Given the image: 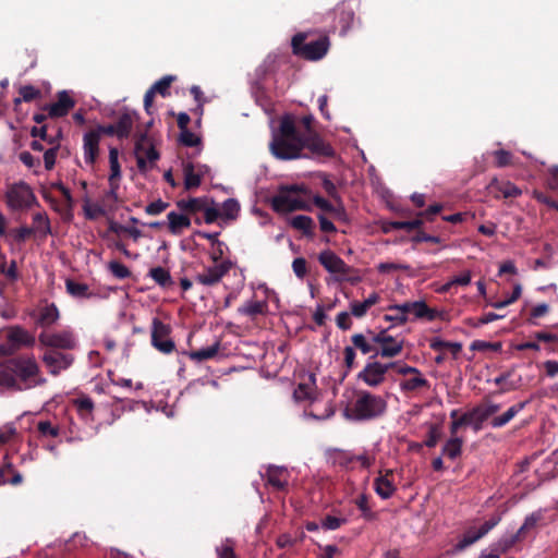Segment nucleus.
<instances>
[{
	"label": "nucleus",
	"mask_w": 558,
	"mask_h": 558,
	"mask_svg": "<svg viewBox=\"0 0 558 558\" xmlns=\"http://www.w3.org/2000/svg\"><path fill=\"white\" fill-rule=\"evenodd\" d=\"M5 338L15 352L22 348H32L36 342L35 337L20 325L9 326L5 329Z\"/></svg>",
	"instance_id": "17"
},
{
	"label": "nucleus",
	"mask_w": 558,
	"mask_h": 558,
	"mask_svg": "<svg viewBox=\"0 0 558 558\" xmlns=\"http://www.w3.org/2000/svg\"><path fill=\"white\" fill-rule=\"evenodd\" d=\"M387 311H401L404 316L413 317V319H426L433 322L440 316L439 312L430 308L425 301L404 302L402 304L389 305Z\"/></svg>",
	"instance_id": "9"
},
{
	"label": "nucleus",
	"mask_w": 558,
	"mask_h": 558,
	"mask_svg": "<svg viewBox=\"0 0 558 558\" xmlns=\"http://www.w3.org/2000/svg\"><path fill=\"white\" fill-rule=\"evenodd\" d=\"M174 80V76L166 75L151 85L150 89L154 90L155 94H160L162 97H166L170 95L169 88Z\"/></svg>",
	"instance_id": "50"
},
{
	"label": "nucleus",
	"mask_w": 558,
	"mask_h": 558,
	"mask_svg": "<svg viewBox=\"0 0 558 558\" xmlns=\"http://www.w3.org/2000/svg\"><path fill=\"white\" fill-rule=\"evenodd\" d=\"M207 198L205 197H191L189 199H181L177 202V206L182 210L190 214H196L204 209Z\"/></svg>",
	"instance_id": "35"
},
{
	"label": "nucleus",
	"mask_w": 558,
	"mask_h": 558,
	"mask_svg": "<svg viewBox=\"0 0 558 558\" xmlns=\"http://www.w3.org/2000/svg\"><path fill=\"white\" fill-rule=\"evenodd\" d=\"M183 174L185 190L197 189L202 184V178L197 173L194 162H183Z\"/></svg>",
	"instance_id": "30"
},
{
	"label": "nucleus",
	"mask_w": 558,
	"mask_h": 558,
	"mask_svg": "<svg viewBox=\"0 0 558 558\" xmlns=\"http://www.w3.org/2000/svg\"><path fill=\"white\" fill-rule=\"evenodd\" d=\"M110 175L108 181H119L121 179V167L119 163V151L116 147L109 149Z\"/></svg>",
	"instance_id": "41"
},
{
	"label": "nucleus",
	"mask_w": 558,
	"mask_h": 558,
	"mask_svg": "<svg viewBox=\"0 0 558 558\" xmlns=\"http://www.w3.org/2000/svg\"><path fill=\"white\" fill-rule=\"evenodd\" d=\"M179 141L186 147H194L201 144V137L191 132L189 129L180 131Z\"/></svg>",
	"instance_id": "55"
},
{
	"label": "nucleus",
	"mask_w": 558,
	"mask_h": 558,
	"mask_svg": "<svg viewBox=\"0 0 558 558\" xmlns=\"http://www.w3.org/2000/svg\"><path fill=\"white\" fill-rule=\"evenodd\" d=\"M318 262L328 272L337 276V281L350 280L352 283L355 282V280L347 278L352 271V267L331 250L322 251L318 254Z\"/></svg>",
	"instance_id": "11"
},
{
	"label": "nucleus",
	"mask_w": 558,
	"mask_h": 558,
	"mask_svg": "<svg viewBox=\"0 0 558 558\" xmlns=\"http://www.w3.org/2000/svg\"><path fill=\"white\" fill-rule=\"evenodd\" d=\"M529 403V401H521L513 405H511L505 413L501 415L494 416L489 425L493 428H501L506 426L517 414H519Z\"/></svg>",
	"instance_id": "26"
},
{
	"label": "nucleus",
	"mask_w": 558,
	"mask_h": 558,
	"mask_svg": "<svg viewBox=\"0 0 558 558\" xmlns=\"http://www.w3.org/2000/svg\"><path fill=\"white\" fill-rule=\"evenodd\" d=\"M33 221L35 225L34 232L38 231L45 236L51 233L50 220L46 213H36L33 216Z\"/></svg>",
	"instance_id": "44"
},
{
	"label": "nucleus",
	"mask_w": 558,
	"mask_h": 558,
	"mask_svg": "<svg viewBox=\"0 0 558 558\" xmlns=\"http://www.w3.org/2000/svg\"><path fill=\"white\" fill-rule=\"evenodd\" d=\"M353 345L359 349L363 354H368L375 350V348L366 340L364 335L355 333L351 337Z\"/></svg>",
	"instance_id": "54"
},
{
	"label": "nucleus",
	"mask_w": 558,
	"mask_h": 558,
	"mask_svg": "<svg viewBox=\"0 0 558 558\" xmlns=\"http://www.w3.org/2000/svg\"><path fill=\"white\" fill-rule=\"evenodd\" d=\"M463 440L459 437L451 436L449 440L444 445L441 453L447 458L454 460L462 453Z\"/></svg>",
	"instance_id": "38"
},
{
	"label": "nucleus",
	"mask_w": 558,
	"mask_h": 558,
	"mask_svg": "<svg viewBox=\"0 0 558 558\" xmlns=\"http://www.w3.org/2000/svg\"><path fill=\"white\" fill-rule=\"evenodd\" d=\"M171 331L170 325L162 323L158 317L153 318L150 342L162 354H170L175 350V343L170 337Z\"/></svg>",
	"instance_id": "8"
},
{
	"label": "nucleus",
	"mask_w": 558,
	"mask_h": 558,
	"mask_svg": "<svg viewBox=\"0 0 558 558\" xmlns=\"http://www.w3.org/2000/svg\"><path fill=\"white\" fill-rule=\"evenodd\" d=\"M495 165L499 168L509 166L512 161V154L505 149L494 151Z\"/></svg>",
	"instance_id": "62"
},
{
	"label": "nucleus",
	"mask_w": 558,
	"mask_h": 558,
	"mask_svg": "<svg viewBox=\"0 0 558 558\" xmlns=\"http://www.w3.org/2000/svg\"><path fill=\"white\" fill-rule=\"evenodd\" d=\"M41 345L50 350H73L76 348V338L71 330H61L58 332H48L43 330L38 336Z\"/></svg>",
	"instance_id": "10"
},
{
	"label": "nucleus",
	"mask_w": 558,
	"mask_h": 558,
	"mask_svg": "<svg viewBox=\"0 0 558 558\" xmlns=\"http://www.w3.org/2000/svg\"><path fill=\"white\" fill-rule=\"evenodd\" d=\"M4 202L12 211H24L38 204L31 185L22 180L7 186Z\"/></svg>",
	"instance_id": "5"
},
{
	"label": "nucleus",
	"mask_w": 558,
	"mask_h": 558,
	"mask_svg": "<svg viewBox=\"0 0 558 558\" xmlns=\"http://www.w3.org/2000/svg\"><path fill=\"white\" fill-rule=\"evenodd\" d=\"M240 211V204L234 198H228L222 204L221 217L227 219H234Z\"/></svg>",
	"instance_id": "49"
},
{
	"label": "nucleus",
	"mask_w": 558,
	"mask_h": 558,
	"mask_svg": "<svg viewBox=\"0 0 558 558\" xmlns=\"http://www.w3.org/2000/svg\"><path fill=\"white\" fill-rule=\"evenodd\" d=\"M429 347L434 351L439 352H442L446 347H450V353L453 355V357H457L462 350V344L460 342H450L438 337H434L429 340Z\"/></svg>",
	"instance_id": "39"
},
{
	"label": "nucleus",
	"mask_w": 558,
	"mask_h": 558,
	"mask_svg": "<svg viewBox=\"0 0 558 558\" xmlns=\"http://www.w3.org/2000/svg\"><path fill=\"white\" fill-rule=\"evenodd\" d=\"M544 519L543 510H537L529 514L521 527L517 531V538L524 539L527 534L536 529L537 524Z\"/></svg>",
	"instance_id": "31"
},
{
	"label": "nucleus",
	"mask_w": 558,
	"mask_h": 558,
	"mask_svg": "<svg viewBox=\"0 0 558 558\" xmlns=\"http://www.w3.org/2000/svg\"><path fill=\"white\" fill-rule=\"evenodd\" d=\"M47 384L34 354H19L0 365V388L25 391Z\"/></svg>",
	"instance_id": "1"
},
{
	"label": "nucleus",
	"mask_w": 558,
	"mask_h": 558,
	"mask_svg": "<svg viewBox=\"0 0 558 558\" xmlns=\"http://www.w3.org/2000/svg\"><path fill=\"white\" fill-rule=\"evenodd\" d=\"M471 282V272L469 270L463 271L459 276H454L452 279H450L449 282H447L442 290L448 291L450 287L452 286H468Z\"/></svg>",
	"instance_id": "56"
},
{
	"label": "nucleus",
	"mask_w": 558,
	"mask_h": 558,
	"mask_svg": "<svg viewBox=\"0 0 558 558\" xmlns=\"http://www.w3.org/2000/svg\"><path fill=\"white\" fill-rule=\"evenodd\" d=\"M66 292L77 299H88L93 294L89 292V287L86 283L77 282L72 279L65 281Z\"/></svg>",
	"instance_id": "34"
},
{
	"label": "nucleus",
	"mask_w": 558,
	"mask_h": 558,
	"mask_svg": "<svg viewBox=\"0 0 558 558\" xmlns=\"http://www.w3.org/2000/svg\"><path fill=\"white\" fill-rule=\"evenodd\" d=\"M403 350V341H396L387 343L380 348V351H376L374 356L380 355L381 357H395L399 355Z\"/></svg>",
	"instance_id": "46"
},
{
	"label": "nucleus",
	"mask_w": 558,
	"mask_h": 558,
	"mask_svg": "<svg viewBox=\"0 0 558 558\" xmlns=\"http://www.w3.org/2000/svg\"><path fill=\"white\" fill-rule=\"evenodd\" d=\"M353 461H355V456L344 451H338L333 457V463L345 469H348Z\"/></svg>",
	"instance_id": "64"
},
{
	"label": "nucleus",
	"mask_w": 558,
	"mask_h": 558,
	"mask_svg": "<svg viewBox=\"0 0 558 558\" xmlns=\"http://www.w3.org/2000/svg\"><path fill=\"white\" fill-rule=\"evenodd\" d=\"M489 187L493 192L499 193L504 198H514L522 194V191L510 181H498L494 179Z\"/></svg>",
	"instance_id": "27"
},
{
	"label": "nucleus",
	"mask_w": 558,
	"mask_h": 558,
	"mask_svg": "<svg viewBox=\"0 0 558 558\" xmlns=\"http://www.w3.org/2000/svg\"><path fill=\"white\" fill-rule=\"evenodd\" d=\"M523 541L522 538H517V533L509 536L499 539L496 544H494L492 547L499 553V556L501 554L507 553L510 548H512L518 542Z\"/></svg>",
	"instance_id": "51"
},
{
	"label": "nucleus",
	"mask_w": 558,
	"mask_h": 558,
	"mask_svg": "<svg viewBox=\"0 0 558 558\" xmlns=\"http://www.w3.org/2000/svg\"><path fill=\"white\" fill-rule=\"evenodd\" d=\"M169 207V203L163 202L162 199H157L155 202L149 203L145 207V213L149 216H157L165 211Z\"/></svg>",
	"instance_id": "61"
},
{
	"label": "nucleus",
	"mask_w": 558,
	"mask_h": 558,
	"mask_svg": "<svg viewBox=\"0 0 558 558\" xmlns=\"http://www.w3.org/2000/svg\"><path fill=\"white\" fill-rule=\"evenodd\" d=\"M303 149L307 148L314 157H333L335 149L318 133L303 134Z\"/></svg>",
	"instance_id": "19"
},
{
	"label": "nucleus",
	"mask_w": 558,
	"mask_h": 558,
	"mask_svg": "<svg viewBox=\"0 0 558 558\" xmlns=\"http://www.w3.org/2000/svg\"><path fill=\"white\" fill-rule=\"evenodd\" d=\"M471 418H472V416H471L470 412L468 411V412L463 413L459 418L453 420L450 424L451 436L457 435L458 430L461 427L470 425Z\"/></svg>",
	"instance_id": "60"
},
{
	"label": "nucleus",
	"mask_w": 558,
	"mask_h": 558,
	"mask_svg": "<svg viewBox=\"0 0 558 558\" xmlns=\"http://www.w3.org/2000/svg\"><path fill=\"white\" fill-rule=\"evenodd\" d=\"M268 312V304L266 301H247L238 308L240 315L255 318L258 315H265Z\"/></svg>",
	"instance_id": "29"
},
{
	"label": "nucleus",
	"mask_w": 558,
	"mask_h": 558,
	"mask_svg": "<svg viewBox=\"0 0 558 558\" xmlns=\"http://www.w3.org/2000/svg\"><path fill=\"white\" fill-rule=\"evenodd\" d=\"M74 106L75 101L69 93L61 90L57 95V101L47 105L44 109L48 111L49 118H62L65 117Z\"/></svg>",
	"instance_id": "21"
},
{
	"label": "nucleus",
	"mask_w": 558,
	"mask_h": 558,
	"mask_svg": "<svg viewBox=\"0 0 558 558\" xmlns=\"http://www.w3.org/2000/svg\"><path fill=\"white\" fill-rule=\"evenodd\" d=\"M20 97L14 99V107L16 108L21 105L22 101L31 102L41 97V92L39 88L33 85H23L19 88Z\"/></svg>",
	"instance_id": "36"
},
{
	"label": "nucleus",
	"mask_w": 558,
	"mask_h": 558,
	"mask_svg": "<svg viewBox=\"0 0 558 558\" xmlns=\"http://www.w3.org/2000/svg\"><path fill=\"white\" fill-rule=\"evenodd\" d=\"M397 366V363L381 364L379 362H371L365 365L363 371L357 375L359 379L363 380L371 387H377L385 380V375L389 368Z\"/></svg>",
	"instance_id": "16"
},
{
	"label": "nucleus",
	"mask_w": 558,
	"mask_h": 558,
	"mask_svg": "<svg viewBox=\"0 0 558 558\" xmlns=\"http://www.w3.org/2000/svg\"><path fill=\"white\" fill-rule=\"evenodd\" d=\"M149 276L159 287L163 289L170 288L174 283L169 270L160 266L151 268L149 270Z\"/></svg>",
	"instance_id": "37"
},
{
	"label": "nucleus",
	"mask_w": 558,
	"mask_h": 558,
	"mask_svg": "<svg viewBox=\"0 0 558 558\" xmlns=\"http://www.w3.org/2000/svg\"><path fill=\"white\" fill-rule=\"evenodd\" d=\"M37 430L41 437L57 438L60 436L61 429L59 425L52 424L51 421H39L37 423Z\"/></svg>",
	"instance_id": "43"
},
{
	"label": "nucleus",
	"mask_w": 558,
	"mask_h": 558,
	"mask_svg": "<svg viewBox=\"0 0 558 558\" xmlns=\"http://www.w3.org/2000/svg\"><path fill=\"white\" fill-rule=\"evenodd\" d=\"M333 15L335 28H339L340 35H345L354 21V5L350 1H342L333 9Z\"/></svg>",
	"instance_id": "18"
},
{
	"label": "nucleus",
	"mask_w": 558,
	"mask_h": 558,
	"mask_svg": "<svg viewBox=\"0 0 558 558\" xmlns=\"http://www.w3.org/2000/svg\"><path fill=\"white\" fill-rule=\"evenodd\" d=\"M234 546L235 544L231 538H226L216 547L218 558H239L234 551Z\"/></svg>",
	"instance_id": "48"
},
{
	"label": "nucleus",
	"mask_w": 558,
	"mask_h": 558,
	"mask_svg": "<svg viewBox=\"0 0 558 558\" xmlns=\"http://www.w3.org/2000/svg\"><path fill=\"white\" fill-rule=\"evenodd\" d=\"M500 515H493L490 519L485 521L478 529L470 527L465 531L462 538L454 545L457 551H462L469 546L476 543L478 539L484 537L490 530H493L499 522Z\"/></svg>",
	"instance_id": "12"
},
{
	"label": "nucleus",
	"mask_w": 558,
	"mask_h": 558,
	"mask_svg": "<svg viewBox=\"0 0 558 558\" xmlns=\"http://www.w3.org/2000/svg\"><path fill=\"white\" fill-rule=\"evenodd\" d=\"M41 361L52 376H58L73 364L74 356L70 353L47 349L41 356Z\"/></svg>",
	"instance_id": "14"
},
{
	"label": "nucleus",
	"mask_w": 558,
	"mask_h": 558,
	"mask_svg": "<svg viewBox=\"0 0 558 558\" xmlns=\"http://www.w3.org/2000/svg\"><path fill=\"white\" fill-rule=\"evenodd\" d=\"M290 473L283 466L268 465L263 478L266 481V485L271 486L275 490L283 492L287 489L289 484Z\"/></svg>",
	"instance_id": "20"
},
{
	"label": "nucleus",
	"mask_w": 558,
	"mask_h": 558,
	"mask_svg": "<svg viewBox=\"0 0 558 558\" xmlns=\"http://www.w3.org/2000/svg\"><path fill=\"white\" fill-rule=\"evenodd\" d=\"M83 211L85 215V218L88 220H95L100 216H104L106 214L102 206L98 204H92L88 198L84 201L83 204Z\"/></svg>",
	"instance_id": "47"
},
{
	"label": "nucleus",
	"mask_w": 558,
	"mask_h": 558,
	"mask_svg": "<svg viewBox=\"0 0 558 558\" xmlns=\"http://www.w3.org/2000/svg\"><path fill=\"white\" fill-rule=\"evenodd\" d=\"M423 225L422 218H416L413 220H404V221H391L390 227L395 230H407L412 231L420 229Z\"/></svg>",
	"instance_id": "52"
},
{
	"label": "nucleus",
	"mask_w": 558,
	"mask_h": 558,
	"mask_svg": "<svg viewBox=\"0 0 558 558\" xmlns=\"http://www.w3.org/2000/svg\"><path fill=\"white\" fill-rule=\"evenodd\" d=\"M549 312V306L546 303L537 304L530 312V317L527 318V323L530 325H537L535 319L544 317Z\"/></svg>",
	"instance_id": "57"
},
{
	"label": "nucleus",
	"mask_w": 558,
	"mask_h": 558,
	"mask_svg": "<svg viewBox=\"0 0 558 558\" xmlns=\"http://www.w3.org/2000/svg\"><path fill=\"white\" fill-rule=\"evenodd\" d=\"M137 119V114L134 111H124L118 116L114 122L116 129L119 133V138H128L132 132L134 121Z\"/></svg>",
	"instance_id": "24"
},
{
	"label": "nucleus",
	"mask_w": 558,
	"mask_h": 558,
	"mask_svg": "<svg viewBox=\"0 0 558 558\" xmlns=\"http://www.w3.org/2000/svg\"><path fill=\"white\" fill-rule=\"evenodd\" d=\"M389 313L384 315V320L389 322L392 326H402L404 325L409 318L404 316L401 311H388Z\"/></svg>",
	"instance_id": "59"
},
{
	"label": "nucleus",
	"mask_w": 558,
	"mask_h": 558,
	"mask_svg": "<svg viewBox=\"0 0 558 558\" xmlns=\"http://www.w3.org/2000/svg\"><path fill=\"white\" fill-rule=\"evenodd\" d=\"M441 437L440 428L437 424H432L428 429L427 438L424 445L428 448H434Z\"/></svg>",
	"instance_id": "58"
},
{
	"label": "nucleus",
	"mask_w": 558,
	"mask_h": 558,
	"mask_svg": "<svg viewBox=\"0 0 558 558\" xmlns=\"http://www.w3.org/2000/svg\"><path fill=\"white\" fill-rule=\"evenodd\" d=\"M306 193L304 185L281 186L279 193L271 198V207L277 213H291L294 210H308L310 207L296 194Z\"/></svg>",
	"instance_id": "6"
},
{
	"label": "nucleus",
	"mask_w": 558,
	"mask_h": 558,
	"mask_svg": "<svg viewBox=\"0 0 558 558\" xmlns=\"http://www.w3.org/2000/svg\"><path fill=\"white\" fill-rule=\"evenodd\" d=\"M400 388L402 391H415L421 388H429V381L423 377L422 373L420 375H415L412 378L402 380L400 383Z\"/></svg>",
	"instance_id": "40"
},
{
	"label": "nucleus",
	"mask_w": 558,
	"mask_h": 558,
	"mask_svg": "<svg viewBox=\"0 0 558 558\" xmlns=\"http://www.w3.org/2000/svg\"><path fill=\"white\" fill-rule=\"evenodd\" d=\"M387 410L386 400L377 395L362 390L356 395V399L347 413L356 421H369L381 416Z\"/></svg>",
	"instance_id": "3"
},
{
	"label": "nucleus",
	"mask_w": 558,
	"mask_h": 558,
	"mask_svg": "<svg viewBox=\"0 0 558 558\" xmlns=\"http://www.w3.org/2000/svg\"><path fill=\"white\" fill-rule=\"evenodd\" d=\"M308 33H298L291 39V48L294 56L308 61H318L323 59L330 47V40L327 35H322L316 39L307 41Z\"/></svg>",
	"instance_id": "4"
},
{
	"label": "nucleus",
	"mask_w": 558,
	"mask_h": 558,
	"mask_svg": "<svg viewBox=\"0 0 558 558\" xmlns=\"http://www.w3.org/2000/svg\"><path fill=\"white\" fill-rule=\"evenodd\" d=\"M303 134L298 129L292 116H284L280 120L279 129L274 133L269 144L271 154L281 160L301 157L303 150Z\"/></svg>",
	"instance_id": "2"
},
{
	"label": "nucleus",
	"mask_w": 558,
	"mask_h": 558,
	"mask_svg": "<svg viewBox=\"0 0 558 558\" xmlns=\"http://www.w3.org/2000/svg\"><path fill=\"white\" fill-rule=\"evenodd\" d=\"M73 403L82 417L87 418L88 416L92 415V412L94 410V401L92 400L90 397L82 396L75 399Z\"/></svg>",
	"instance_id": "45"
},
{
	"label": "nucleus",
	"mask_w": 558,
	"mask_h": 558,
	"mask_svg": "<svg viewBox=\"0 0 558 558\" xmlns=\"http://www.w3.org/2000/svg\"><path fill=\"white\" fill-rule=\"evenodd\" d=\"M220 349V341H215L211 345L207 348H202L199 350L189 352V357L196 362H203L210 359H214Z\"/></svg>",
	"instance_id": "33"
},
{
	"label": "nucleus",
	"mask_w": 558,
	"mask_h": 558,
	"mask_svg": "<svg viewBox=\"0 0 558 558\" xmlns=\"http://www.w3.org/2000/svg\"><path fill=\"white\" fill-rule=\"evenodd\" d=\"M231 267L232 263L229 259L221 260L219 264L204 267L203 271L195 276V281L205 287H214L221 281V279L229 272Z\"/></svg>",
	"instance_id": "13"
},
{
	"label": "nucleus",
	"mask_w": 558,
	"mask_h": 558,
	"mask_svg": "<svg viewBox=\"0 0 558 558\" xmlns=\"http://www.w3.org/2000/svg\"><path fill=\"white\" fill-rule=\"evenodd\" d=\"M392 470H386L384 475L380 474L374 480V489L383 499L390 498L396 492L395 484L389 480V476L392 475Z\"/></svg>",
	"instance_id": "23"
},
{
	"label": "nucleus",
	"mask_w": 558,
	"mask_h": 558,
	"mask_svg": "<svg viewBox=\"0 0 558 558\" xmlns=\"http://www.w3.org/2000/svg\"><path fill=\"white\" fill-rule=\"evenodd\" d=\"M99 143L100 138L98 134L94 133L92 130L86 132L83 136V150H84V160L88 166H94L99 156Z\"/></svg>",
	"instance_id": "22"
},
{
	"label": "nucleus",
	"mask_w": 558,
	"mask_h": 558,
	"mask_svg": "<svg viewBox=\"0 0 558 558\" xmlns=\"http://www.w3.org/2000/svg\"><path fill=\"white\" fill-rule=\"evenodd\" d=\"M36 327L47 329L54 325L60 318V312L54 303L47 301L29 313Z\"/></svg>",
	"instance_id": "15"
},
{
	"label": "nucleus",
	"mask_w": 558,
	"mask_h": 558,
	"mask_svg": "<svg viewBox=\"0 0 558 558\" xmlns=\"http://www.w3.org/2000/svg\"><path fill=\"white\" fill-rule=\"evenodd\" d=\"M108 269L118 279H125L131 276L130 269L118 260H111L108 264Z\"/></svg>",
	"instance_id": "53"
},
{
	"label": "nucleus",
	"mask_w": 558,
	"mask_h": 558,
	"mask_svg": "<svg viewBox=\"0 0 558 558\" xmlns=\"http://www.w3.org/2000/svg\"><path fill=\"white\" fill-rule=\"evenodd\" d=\"M135 157L140 172L145 173L159 159L160 155L153 145L147 132L135 135Z\"/></svg>",
	"instance_id": "7"
},
{
	"label": "nucleus",
	"mask_w": 558,
	"mask_h": 558,
	"mask_svg": "<svg viewBox=\"0 0 558 558\" xmlns=\"http://www.w3.org/2000/svg\"><path fill=\"white\" fill-rule=\"evenodd\" d=\"M500 410V404L494 403L489 400H484L469 412L473 418L486 422L489 417L495 415Z\"/></svg>",
	"instance_id": "25"
},
{
	"label": "nucleus",
	"mask_w": 558,
	"mask_h": 558,
	"mask_svg": "<svg viewBox=\"0 0 558 558\" xmlns=\"http://www.w3.org/2000/svg\"><path fill=\"white\" fill-rule=\"evenodd\" d=\"M167 219L169 232L174 235H179L183 229H187L191 226L189 216L178 214L177 211L168 213Z\"/></svg>",
	"instance_id": "28"
},
{
	"label": "nucleus",
	"mask_w": 558,
	"mask_h": 558,
	"mask_svg": "<svg viewBox=\"0 0 558 558\" xmlns=\"http://www.w3.org/2000/svg\"><path fill=\"white\" fill-rule=\"evenodd\" d=\"M290 225L292 228L301 231L305 236L313 238L314 236V220L310 216L298 215L294 216Z\"/></svg>",
	"instance_id": "32"
},
{
	"label": "nucleus",
	"mask_w": 558,
	"mask_h": 558,
	"mask_svg": "<svg viewBox=\"0 0 558 558\" xmlns=\"http://www.w3.org/2000/svg\"><path fill=\"white\" fill-rule=\"evenodd\" d=\"M314 375L310 376V383H301L298 385V387L294 390V397L296 400L304 401L310 400L313 397L314 392Z\"/></svg>",
	"instance_id": "42"
},
{
	"label": "nucleus",
	"mask_w": 558,
	"mask_h": 558,
	"mask_svg": "<svg viewBox=\"0 0 558 558\" xmlns=\"http://www.w3.org/2000/svg\"><path fill=\"white\" fill-rule=\"evenodd\" d=\"M322 186L329 197H331L336 202H340L341 197L338 193L335 183L325 174L323 177Z\"/></svg>",
	"instance_id": "63"
}]
</instances>
